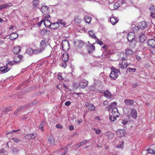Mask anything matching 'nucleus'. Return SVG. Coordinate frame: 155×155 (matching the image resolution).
<instances>
[{"label": "nucleus", "instance_id": "nucleus-14", "mask_svg": "<svg viewBox=\"0 0 155 155\" xmlns=\"http://www.w3.org/2000/svg\"><path fill=\"white\" fill-rule=\"evenodd\" d=\"M150 16L152 18H155V7L154 6H151L150 8Z\"/></svg>", "mask_w": 155, "mask_h": 155}, {"label": "nucleus", "instance_id": "nucleus-36", "mask_svg": "<svg viewBox=\"0 0 155 155\" xmlns=\"http://www.w3.org/2000/svg\"><path fill=\"white\" fill-rule=\"evenodd\" d=\"M116 103L115 102H113L112 103L110 104L108 107V110L109 111L110 109L113 108V107L115 106L116 105Z\"/></svg>", "mask_w": 155, "mask_h": 155}, {"label": "nucleus", "instance_id": "nucleus-19", "mask_svg": "<svg viewBox=\"0 0 155 155\" xmlns=\"http://www.w3.org/2000/svg\"><path fill=\"white\" fill-rule=\"evenodd\" d=\"M10 69L11 68H8V65L5 66L1 68H0L1 71L4 73L8 72L10 70Z\"/></svg>", "mask_w": 155, "mask_h": 155}, {"label": "nucleus", "instance_id": "nucleus-4", "mask_svg": "<svg viewBox=\"0 0 155 155\" xmlns=\"http://www.w3.org/2000/svg\"><path fill=\"white\" fill-rule=\"evenodd\" d=\"M47 46L46 41L45 40H42L40 43L39 47V49L43 52Z\"/></svg>", "mask_w": 155, "mask_h": 155}, {"label": "nucleus", "instance_id": "nucleus-22", "mask_svg": "<svg viewBox=\"0 0 155 155\" xmlns=\"http://www.w3.org/2000/svg\"><path fill=\"white\" fill-rule=\"evenodd\" d=\"M48 140L51 145H54L55 144V140L53 136H50Z\"/></svg>", "mask_w": 155, "mask_h": 155}, {"label": "nucleus", "instance_id": "nucleus-28", "mask_svg": "<svg viewBox=\"0 0 155 155\" xmlns=\"http://www.w3.org/2000/svg\"><path fill=\"white\" fill-rule=\"evenodd\" d=\"M104 94L105 96L107 98H110L111 97V94L110 92L108 90L105 91L104 92Z\"/></svg>", "mask_w": 155, "mask_h": 155}, {"label": "nucleus", "instance_id": "nucleus-27", "mask_svg": "<svg viewBox=\"0 0 155 155\" xmlns=\"http://www.w3.org/2000/svg\"><path fill=\"white\" fill-rule=\"evenodd\" d=\"M134 51L130 49H127L126 51L125 54L126 55L131 56L133 54Z\"/></svg>", "mask_w": 155, "mask_h": 155}, {"label": "nucleus", "instance_id": "nucleus-17", "mask_svg": "<svg viewBox=\"0 0 155 155\" xmlns=\"http://www.w3.org/2000/svg\"><path fill=\"white\" fill-rule=\"evenodd\" d=\"M124 102L127 105L132 106L134 105V101L130 99L125 100Z\"/></svg>", "mask_w": 155, "mask_h": 155}, {"label": "nucleus", "instance_id": "nucleus-45", "mask_svg": "<svg viewBox=\"0 0 155 155\" xmlns=\"http://www.w3.org/2000/svg\"><path fill=\"white\" fill-rule=\"evenodd\" d=\"M120 5L119 3H116L114 4L113 5L114 8V9H116L119 7Z\"/></svg>", "mask_w": 155, "mask_h": 155}, {"label": "nucleus", "instance_id": "nucleus-39", "mask_svg": "<svg viewBox=\"0 0 155 155\" xmlns=\"http://www.w3.org/2000/svg\"><path fill=\"white\" fill-rule=\"evenodd\" d=\"M136 69L135 68H128L127 69L126 72L128 71L129 72H135Z\"/></svg>", "mask_w": 155, "mask_h": 155}, {"label": "nucleus", "instance_id": "nucleus-31", "mask_svg": "<svg viewBox=\"0 0 155 155\" xmlns=\"http://www.w3.org/2000/svg\"><path fill=\"white\" fill-rule=\"evenodd\" d=\"M51 24V23L50 21L46 19L44 20V25L46 27H49L50 28Z\"/></svg>", "mask_w": 155, "mask_h": 155}, {"label": "nucleus", "instance_id": "nucleus-52", "mask_svg": "<svg viewBox=\"0 0 155 155\" xmlns=\"http://www.w3.org/2000/svg\"><path fill=\"white\" fill-rule=\"evenodd\" d=\"M43 128V123H41L40 124V127H39V128L40 129H42V131H43L44 130Z\"/></svg>", "mask_w": 155, "mask_h": 155}, {"label": "nucleus", "instance_id": "nucleus-58", "mask_svg": "<svg viewBox=\"0 0 155 155\" xmlns=\"http://www.w3.org/2000/svg\"><path fill=\"white\" fill-rule=\"evenodd\" d=\"M69 129L71 131L73 130L74 129V126L71 125L70 126Z\"/></svg>", "mask_w": 155, "mask_h": 155}, {"label": "nucleus", "instance_id": "nucleus-33", "mask_svg": "<svg viewBox=\"0 0 155 155\" xmlns=\"http://www.w3.org/2000/svg\"><path fill=\"white\" fill-rule=\"evenodd\" d=\"M84 20L86 23H89L91 22V19L89 16H86L84 17Z\"/></svg>", "mask_w": 155, "mask_h": 155}, {"label": "nucleus", "instance_id": "nucleus-25", "mask_svg": "<svg viewBox=\"0 0 155 155\" xmlns=\"http://www.w3.org/2000/svg\"><path fill=\"white\" fill-rule=\"evenodd\" d=\"M12 110V107H8L5 108L3 109L2 111V114H5L6 113Z\"/></svg>", "mask_w": 155, "mask_h": 155}, {"label": "nucleus", "instance_id": "nucleus-7", "mask_svg": "<svg viewBox=\"0 0 155 155\" xmlns=\"http://www.w3.org/2000/svg\"><path fill=\"white\" fill-rule=\"evenodd\" d=\"M135 34L134 32H130L128 35L127 37V39L129 41L132 42L134 39Z\"/></svg>", "mask_w": 155, "mask_h": 155}, {"label": "nucleus", "instance_id": "nucleus-3", "mask_svg": "<svg viewBox=\"0 0 155 155\" xmlns=\"http://www.w3.org/2000/svg\"><path fill=\"white\" fill-rule=\"evenodd\" d=\"M120 71L118 69H115L111 71L110 75V77L114 80L116 79L118 76L117 73L119 72Z\"/></svg>", "mask_w": 155, "mask_h": 155}, {"label": "nucleus", "instance_id": "nucleus-47", "mask_svg": "<svg viewBox=\"0 0 155 155\" xmlns=\"http://www.w3.org/2000/svg\"><path fill=\"white\" fill-rule=\"evenodd\" d=\"M97 43L100 45H103V42L100 40L97 39Z\"/></svg>", "mask_w": 155, "mask_h": 155}, {"label": "nucleus", "instance_id": "nucleus-30", "mask_svg": "<svg viewBox=\"0 0 155 155\" xmlns=\"http://www.w3.org/2000/svg\"><path fill=\"white\" fill-rule=\"evenodd\" d=\"M26 53L28 54L31 55L34 54V49L32 48H29L26 51Z\"/></svg>", "mask_w": 155, "mask_h": 155}, {"label": "nucleus", "instance_id": "nucleus-51", "mask_svg": "<svg viewBox=\"0 0 155 155\" xmlns=\"http://www.w3.org/2000/svg\"><path fill=\"white\" fill-rule=\"evenodd\" d=\"M71 104V102L69 101H68L65 103V104L66 106L69 105Z\"/></svg>", "mask_w": 155, "mask_h": 155}, {"label": "nucleus", "instance_id": "nucleus-64", "mask_svg": "<svg viewBox=\"0 0 155 155\" xmlns=\"http://www.w3.org/2000/svg\"><path fill=\"white\" fill-rule=\"evenodd\" d=\"M82 122V120L81 119L80 120H78L77 121V122L78 124H79L80 123Z\"/></svg>", "mask_w": 155, "mask_h": 155}, {"label": "nucleus", "instance_id": "nucleus-59", "mask_svg": "<svg viewBox=\"0 0 155 155\" xmlns=\"http://www.w3.org/2000/svg\"><path fill=\"white\" fill-rule=\"evenodd\" d=\"M151 51L153 55H155V47L153 48L151 50Z\"/></svg>", "mask_w": 155, "mask_h": 155}, {"label": "nucleus", "instance_id": "nucleus-41", "mask_svg": "<svg viewBox=\"0 0 155 155\" xmlns=\"http://www.w3.org/2000/svg\"><path fill=\"white\" fill-rule=\"evenodd\" d=\"M12 139L15 142L17 143H18L21 140V139H18L16 137L12 138Z\"/></svg>", "mask_w": 155, "mask_h": 155}, {"label": "nucleus", "instance_id": "nucleus-43", "mask_svg": "<svg viewBox=\"0 0 155 155\" xmlns=\"http://www.w3.org/2000/svg\"><path fill=\"white\" fill-rule=\"evenodd\" d=\"M93 129L95 131L96 134L97 135L100 134L101 132V130L99 128H94Z\"/></svg>", "mask_w": 155, "mask_h": 155}, {"label": "nucleus", "instance_id": "nucleus-50", "mask_svg": "<svg viewBox=\"0 0 155 155\" xmlns=\"http://www.w3.org/2000/svg\"><path fill=\"white\" fill-rule=\"evenodd\" d=\"M62 66L64 68H65L67 66L66 63L64 61L62 63Z\"/></svg>", "mask_w": 155, "mask_h": 155}, {"label": "nucleus", "instance_id": "nucleus-60", "mask_svg": "<svg viewBox=\"0 0 155 155\" xmlns=\"http://www.w3.org/2000/svg\"><path fill=\"white\" fill-rule=\"evenodd\" d=\"M60 24L63 25L65 26V23L64 21H61L60 22Z\"/></svg>", "mask_w": 155, "mask_h": 155}, {"label": "nucleus", "instance_id": "nucleus-61", "mask_svg": "<svg viewBox=\"0 0 155 155\" xmlns=\"http://www.w3.org/2000/svg\"><path fill=\"white\" fill-rule=\"evenodd\" d=\"M111 133H110V132H107L106 133V136H107L108 137H109V136L111 135ZM109 137H108V138H109Z\"/></svg>", "mask_w": 155, "mask_h": 155}, {"label": "nucleus", "instance_id": "nucleus-56", "mask_svg": "<svg viewBox=\"0 0 155 155\" xmlns=\"http://www.w3.org/2000/svg\"><path fill=\"white\" fill-rule=\"evenodd\" d=\"M58 78L60 80H63V78H62V76L61 75H58Z\"/></svg>", "mask_w": 155, "mask_h": 155}, {"label": "nucleus", "instance_id": "nucleus-15", "mask_svg": "<svg viewBox=\"0 0 155 155\" xmlns=\"http://www.w3.org/2000/svg\"><path fill=\"white\" fill-rule=\"evenodd\" d=\"M119 20L118 18L115 17H112L110 19V22L113 25L116 24L118 21Z\"/></svg>", "mask_w": 155, "mask_h": 155}, {"label": "nucleus", "instance_id": "nucleus-54", "mask_svg": "<svg viewBox=\"0 0 155 155\" xmlns=\"http://www.w3.org/2000/svg\"><path fill=\"white\" fill-rule=\"evenodd\" d=\"M16 63V62H15V61H14V60L13 61H11L10 66H12L13 65L15 64Z\"/></svg>", "mask_w": 155, "mask_h": 155}, {"label": "nucleus", "instance_id": "nucleus-40", "mask_svg": "<svg viewBox=\"0 0 155 155\" xmlns=\"http://www.w3.org/2000/svg\"><path fill=\"white\" fill-rule=\"evenodd\" d=\"M39 4V0H34L33 2V5L35 7H37Z\"/></svg>", "mask_w": 155, "mask_h": 155}, {"label": "nucleus", "instance_id": "nucleus-32", "mask_svg": "<svg viewBox=\"0 0 155 155\" xmlns=\"http://www.w3.org/2000/svg\"><path fill=\"white\" fill-rule=\"evenodd\" d=\"M42 52V51L39 48H36L34 49V54H38Z\"/></svg>", "mask_w": 155, "mask_h": 155}, {"label": "nucleus", "instance_id": "nucleus-5", "mask_svg": "<svg viewBox=\"0 0 155 155\" xmlns=\"http://www.w3.org/2000/svg\"><path fill=\"white\" fill-rule=\"evenodd\" d=\"M147 43V46L150 48L155 47V40L154 39L148 40Z\"/></svg>", "mask_w": 155, "mask_h": 155}, {"label": "nucleus", "instance_id": "nucleus-23", "mask_svg": "<svg viewBox=\"0 0 155 155\" xmlns=\"http://www.w3.org/2000/svg\"><path fill=\"white\" fill-rule=\"evenodd\" d=\"M21 50L20 46L14 47L13 50V52L15 54H18Z\"/></svg>", "mask_w": 155, "mask_h": 155}, {"label": "nucleus", "instance_id": "nucleus-9", "mask_svg": "<svg viewBox=\"0 0 155 155\" xmlns=\"http://www.w3.org/2000/svg\"><path fill=\"white\" fill-rule=\"evenodd\" d=\"M128 66V64L127 61L121 62L119 65V68L124 69H126Z\"/></svg>", "mask_w": 155, "mask_h": 155}, {"label": "nucleus", "instance_id": "nucleus-62", "mask_svg": "<svg viewBox=\"0 0 155 155\" xmlns=\"http://www.w3.org/2000/svg\"><path fill=\"white\" fill-rule=\"evenodd\" d=\"M4 151L2 149H0V154L1 155L2 153H4Z\"/></svg>", "mask_w": 155, "mask_h": 155}, {"label": "nucleus", "instance_id": "nucleus-8", "mask_svg": "<svg viewBox=\"0 0 155 155\" xmlns=\"http://www.w3.org/2000/svg\"><path fill=\"white\" fill-rule=\"evenodd\" d=\"M88 83L87 81L85 79H83L79 83V86L81 88H84L85 87L87 86Z\"/></svg>", "mask_w": 155, "mask_h": 155}, {"label": "nucleus", "instance_id": "nucleus-12", "mask_svg": "<svg viewBox=\"0 0 155 155\" xmlns=\"http://www.w3.org/2000/svg\"><path fill=\"white\" fill-rule=\"evenodd\" d=\"M85 105L87 108L89 110H95V107L93 104H89L88 102H86Z\"/></svg>", "mask_w": 155, "mask_h": 155}, {"label": "nucleus", "instance_id": "nucleus-53", "mask_svg": "<svg viewBox=\"0 0 155 155\" xmlns=\"http://www.w3.org/2000/svg\"><path fill=\"white\" fill-rule=\"evenodd\" d=\"M108 104V101L106 100L105 101H104L103 103V104L104 106H106Z\"/></svg>", "mask_w": 155, "mask_h": 155}, {"label": "nucleus", "instance_id": "nucleus-46", "mask_svg": "<svg viewBox=\"0 0 155 155\" xmlns=\"http://www.w3.org/2000/svg\"><path fill=\"white\" fill-rule=\"evenodd\" d=\"M128 122V121L127 119H124L122 120L121 123L124 125H125Z\"/></svg>", "mask_w": 155, "mask_h": 155}, {"label": "nucleus", "instance_id": "nucleus-26", "mask_svg": "<svg viewBox=\"0 0 155 155\" xmlns=\"http://www.w3.org/2000/svg\"><path fill=\"white\" fill-rule=\"evenodd\" d=\"M48 8L47 6H43L41 8V10L42 13L45 14L48 12Z\"/></svg>", "mask_w": 155, "mask_h": 155}, {"label": "nucleus", "instance_id": "nucleus-20", "mask_svg": "<svg viewBox=\"0 0 155 155\" xmlns=\"http://www.w3.org/2000/svg\"><path fill=\"white\" fill-rule=\"evenodd\" d=\"M18 36V34L16 33H13L10 35L9 38L11 40H13L17 38Z\"/></svg>", "mask_w": 155, "mask_h": 155}, {"label": "nucleus", "instance_id": "nucleus-35", "mask_svg": "<svg viewBox=\"0 0 155 155\" xmlns=\"http://www.w3.org/2000/svg\"><path fill=\"white\" fill-rule=\"evenodd\" d=\"M74 21L77 23H79L81 21V19L78 16H76L74 18Z\"/></svg>", "mask_w": 155, "mask_h": 155}, {"label": "nucleus", "instance_id": "nucleus-34", "mask_svg": "<svg viewBox=\"0 0 155 155\" xmlns=\"http://www.w3.org/2000/svg\"><path fill=\"white\" fill-rule=\"evenodd\" d=\"M89 36L93 38H96L97 37L95 36V34L92 31H90L88 32Z\"/></svg>", "mask_w": 155, "mask_h": 155}, {"label": "nucleus", "instance_id": "nucleus-24", "mask_svg": "<svg viewBox=\"0 0 155 155\" xmlns=\"http://www.w3.org/2000/svg\"><path fill=\"white\" fill-rule=\"evenodd\" d=\"M68 55L66 53H64L63 54L62 57V60L64 62H66L68 61Z\"/></svg>", "mask_w": 155, "mask_h": 155}, {"label": "nucleus", "instance_id": "nucleus-16", "mask_svg": "<svg viewBox=\"0 0 155 155\" xmlns=\"http://www.w3.org/2000/svg\"><path fill=\"white\" fill-rule=\"evenodd\" d=\"M36 137L35 134H27L25 136V138L26 139L30 140L31 139H34Z\"/></svg>", "mask_w": 155, "mask_h": 155}, {"label": "nucleus", "instance_id": "nucleus-57", "mask_svg": "<svg viewBox=\"0 0 155 155\" xmlns=\"http://www.w3.org/2000/svg\"><path fill=\"white\" fill-rule=\"evenodd\" d=\"M44 23V20H41L38 23V25L39 26H41L42 23Z\"/></svg>", "mask_w": 155, "mask_h": 155}, {"label": "nucleus", "instance_id": "nucleus-18", "mask_svg": "<svg viewBox=\"0 0 155 155\" xmlns=\"http://www.w3.org/2000/svg\"><path fill=\"white\" fill-rule=\"evenodd\" d=\"M59 27V25L57 23H51L50 27V29H57Z\"/></svg>", "mask_w": 155, "mask_h": 155}, {"label": "nucleus", "instance_id": "nucleus-1", "mask_svg": "<svg viewBox=\"0 0 155 155\" xmlns=\"http://www.w3.org/2000/svg\"><path fill=\"white\" fill-rule=\"evenodd\" d=\"M123 110L124 113L129 119H136L137 117V111L135 109L125 107L123 108Z\"/></svg>", "mask_w": 155, "mask_h": 155}, {"label": "nucleus", "instance_id": "nucleus-42", "mask_svg": "<svg viewBox=\"0 0 155 155\" xmlns=\"http://www.w3.org/2000/svg\"><path fill=\"white\" fill-rule=\"evenodd\" d=\"M44 34L45 35H49L50 31L47 29H44L42 31Z\"/></svg>", "mask_w": 155, "mask_h": 155}, {"label": "nucleus", "instance_id": "nucleus-38", "mask_svg": "<svg viewBox=\"0 0 155 155\" xmlns=\"http://www.w3.org/2000/svg\"><path fill=\"white\" fill-rule=\"evenodd\" d=\"M9 6L8 4H5L0 5V10L7 8Z\"/></svg>", "mask_w": 155, "mask_h": 155}, {"label": "nucleus", "instance_id": "nucleus-48", "mask_svg": "<svg viewBox=\"0 0 155 155\" xmlns=\"http://www.w3.org/2000/svg\"><path fill=\"white\" fill-rule=\"evenodd\" d=\"M56 127L58 128L62 129L63 126L62 125L60 124H57L56 125Z\"/></svg>", "mask_w": 155, "mask_h": 155}, {"label": "nucleus", "instance_id": "nucleus-49", "mask_svg": "<svg viewBox=\"0 0 155 155\" xmlns=\"http://www.w3.org/2000/svg\"><path fill=\"white\" fill-rule=\"evenodd\" d=\"M140 58L141 57L139 54L136 55V59L138 61H139L140 60Z\"/></svg>", "mask_w": 155, "mask_h": 155}, {"label": "nucleus", "instance_id": "nucleus-55", "mask_svg": "<svg viewBox=\"0 0 155 155\" xmlns=\"http://www.w3.org/2000/svg\"><path fill=\"white\" fill-rule=\"evenodd\" d=\"M19 129H18L16 130H13L12 131L9 132V133H11V134H12V133L17 132L18 131H19Z\"/></svg>", "mask_w": 155, "mask_h": 155}, {"label": "nucleus", "instance_id": "nucleus-21", "mask_svg": "<svg viewBox=\"0 0 155 155\" xmlns=\"http://www.w3.org/2000/svg\"><path fill=\"white\" fill-rule=\"evenodd\" d=\"M146 39L145 35L143 34H141L139 36V42L140 43L143 42Z\"/></svg>", "mask_w": 155, "mask_h": 155}, {"label": "nucleus", "instance_id": "nucleus-10", "mask_svg": "<svg viewBox=\"0 0 155 155\" xmlns=\"http://www.w3.org/2000/svg\"><path fill=\"white\" fill-rule=\"evenodd\" d=\"M23 57L21 55H15L14 58V60L15 61L16 63H18L22 60V58Z\"/></svg>", "mask_w": 155, "mask_h": 155}, {"label": "nucleus", "instance_id": "nucleus-63", "mask_svg": "<svg viewBox=\"0 0 155 155\" xmlns=\"http://www.w3.org/2000/svg\"><path fill=\"white\" fill-rule=\"evenodd\" d=\"M126 60H127L126 58L123 57L121 59V61H126Z\"/></svg>", "mask_w": 155, "mask_h": 155}, {"label": "nucleus", "instance_id": "nucleus-44", "mask_svg": "<svg viewBox=\"0 0 155 155\" xmlns=\"http://www.w3.org/2000/svg\"><path fill=\"white\" fill-rule=\"evenodd\" d=\"M116 117L113 116H112V115H110L109 116V118L111 121H114L116 120L117 118Z\"/></svg>", "mask_w": 155, "mask_h": 155}, {"label": "nucleus", "instance_id": "nucleus-2", "mask_svg": "<svg viewBox=\"0 0 155 155\" xmlns=\"http://www.w3.org/2000/svg\"><path fill=\"white\" fill-rule=\"evenodd\" d=\"M74 45L77 48V50L79 51L80 49L82 48L84 46V43L81 41H78L74 42Z\"/></svg>", "mask_w": 155, "mask_h": 155}, {"label": "nucleus", "instance_id": "nucleus-29", "mask_svg": "<svg viewBox=\"0 0 155 155\" xmlns=\"http://www.w3.org/2000/svg\"><path fill=\"white\" fill-rule=\"evenodd\" d=\"M95 47L92 44H91L89 46V49L88 50V52L89 54L92 53L95 50Z\"/></svg>", "mask_w": 155, "mask_h": 155}, {"label": "nucleus", "instance_id": "nucleus-6", "mask_svg": "<svg viewBox=\"0 0 155 155\" xmlns=\"http://www.w3.org/2000/svg\"><path fill=\"white\" fill-rule=\"evenodd\" d=\"M126 133V131L124 130L120 129L118 130L117 132V135L119 137H121L124 136Z\"/></svg>", "mask_w": 155, "mask_h": 155}, {"label": "nucleus", "instance_id": "nucleus-37", "mask_svg": "<svg viewBox=\"0 0 155 155\" xmlns=\"http://www.w3.org/2000/svg\"><path fill=\"white\" fill-rule=\"evenodd\" d=\"M147 150L148 151L147 153H148L149 155L150 154H152L153 153H155V152L153 149L148 148L147 149Z\"/></svg>", "mask_w": 155, "mask_h": 155}, {"label": "nucleus", "instance_id": "nucleus-13", "mask_svg": "<svg viewBox=\"0 0 155 155\" xmlns=\"http://www.w3.org/2000/svg\"><path fill=\"white\" fill-rule=\"evenodd\" d=\"M112 114L113 116L119 117L120 114L117 108L116 107L114 108L112 111Z\"/></svg>", "mask_w": 155, "mask_h": 155}, {"label": "nucleus", "instance_id": "nucleus-11", "mask_svg": "<svg viewBox=\"0 0 155 155\" xmlns=\"http://www.w3.org/2000/svg\"><path fill=\"white\" fill-rule=\"evenodd\" d=\"M148 25L145 21H142L138 24L139 27L141 29H145L147 27Z\"/></svg>", "mask_w": 155, "mask_h": 155}]
</instances>
